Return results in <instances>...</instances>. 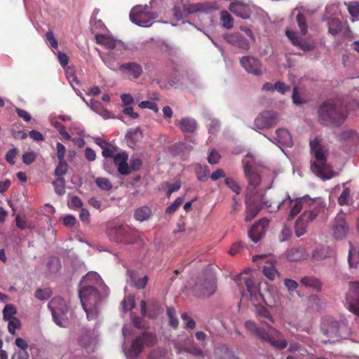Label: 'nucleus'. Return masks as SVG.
I'll return each instance as SVG.
<instances>
[{"mask_svg": "<svg viewBox=\"0 0 359 359\" xmlns=\"http://www.w3.org/2000/svg\"><path fill=\"white\" fill-rule=\"evenodd\" d=\"M276 205L289 210V219H294L302 210L304 212L301 215L302 219L309 223L317 219L326 220L328 217L325 214L326 203L319 198H311L304 196L292 199L287 196L286 198L282 200V203H277Z\"/></svg>", "mask_w": 359, "mask_h": 359, "instance_id": "nucleus-1", "label": "nucleus"}, {"mask_svg": "<svg viewBox=\"0 0 359 359\" xmlns=\"http://www.w3.org/2000/svg\"><path fill=\"white\" fill-rule=\"evenodd\" d=\"M358 103L353 100L346 105L341 100H329L323 102L318 107L319 121L325 126H341L347 118L348 111L354 109L352 106L358 107Z\"/></svg>", "mask_w": 359, "mask_h": 359, "instance_id": "nucleus-2", "label": "nucleus"}, {"mask_svg": "<svg viewBox=\"0 0 359 359\" xmlns=\"http://www.w3.org/2000/svg\"><path fill=\"white\" fill-rule=\"evenodd\" d=\"M311 153L313 156L311 170L318 177L329 180L334 176L332 168L327 164V151L320 142L318 137H315L309 142Z\"/></svg>", "mask_w": 359, "mask_h": 359, "instance_id": "nucleus-3", "label": "nucleus"}, {"mask_svg": "<svg viewBox=\"0 0 359 359\" xmlns=\"http://www.w3.org/2000/svg\"><path fill=\"white\" fill-rule=\"evenodd\" d=\"M48 306L51 311L54 322L58 326L66 327L69 325V310L64 299L55 297L49 302Z\"/></svg>", "mask_w": 359, "mask_h": 359, "instance_id": "nucleus-4", "label": "nucleus"}, {"mask_svg": "<svg viewBox=\"0 0 359 359\" xmlns=\"http://www.w3.org/2000/svg\"><path fill=\"white\" fill-rule=\"evenodd\" d=\"M156 15L151 12V7L144 5L134 6L130 12V19L138 26L149 27L151 25Z\"/></svg>", "mask_w": 359, "mask_h": 359, "instance_id": "nucleus-5", "label": "nucleus"}, {"mask_svg": "<svg viewBox=\"0 0 359 359\" xmlns=\"http://www.w3.org/2000/svg\"><path fill=\"white\" fill-rule=\"evenodd\" d=\"M79 297L83 309L88 313V309L94 308L99 302L100 294L94 285H80Z\"/></svg>", "mask_w": 359, "mask_h": 359, "instance_id": "nucleus-6", "label": "nucleus"}, {"mask_svg": "<svg viewBox=\"0 0 359 359\" xmlns=\"http://www.w3.org/2000/svg\"><path fill=\"white\" fill-rule=\"evenodd\" d=\"M156 341V336L153 334L147 332H142L132 341L129 350L130 355L133 357H137L143 351L145 346H154Z\"/></svg>", "mask_w": 359, "mask_h": 359, "instance_id": "nucleus-7", "label": "nucleus"}, {"mask_svg": "<svg viewBox=\"0 0 359 359\" xmlns=\"http://www.w3.org/2000/svg\"><path fill=\"white\" fill-rule=\"evenodd\" d=\"M345 293V304L359 318V280L349 281Z\"/></svg>", "mask_w": 359, "mask_h": 359, "instance_id": "nucleus-8", "label": "nucleus"}, {"mask_svg": "<svg viewBox=\"0 0 359 359\" xmlns=\"http://www.w3.org/2000/svg\"><path fill=\"white\" fill-rule=\"evenodd\" d=\"M321 331L328 340L322 341V343H332L337 340L340 337L339 323L331 318L325 319L321 325Z\"/></svg>", "mask_w": 359, "mask_h": 359, "instance_id": "nucleus-9", "label": "nucleus"}, {"mask_svg": "<svg viewBox=\"0 0 359 359\" xmlns=\"http://www.w3.org/2000/svg\"><path fill=\"white\" fill-rule=\"evenodd\" d=\"M95 40L97 44L104 46L109 51H120L121 53H123V51L127 49V47L122 41L109 35L97 34L95 35Z\"/></svg>", "mask_w": 359, "mask_h": 359, "instance_id": "nucleus-10", "label": "nucleus"}, {"mask_svg": "<svg viewBox=\"0 0 359 359\" xmlns=\"http://www.w3.org/2000/svg\"><path fill=\"white\" fill-rule=\"evenodd\" d=\"M132 231L126 226H119L111 229L109 231V237L111 240L117 243H124L126 244H131L133 243L134 239L132 237Z\"/></svg>", "mask_w": 359, "mask_h": 359, "instance_id": "nucleus-11", "label": "nucleus"}, {"mask_svg": "<svg viewBox=\"0 0 359 359\" xmlns=\"http://www.w3.org/2000/svg\"><path fill=\"white\" fill-rule=\"evenodd\" d=\"M278 116L273 111H266L261 113L255 120V126L257 129L271 128L276 124Z\"/></svg>", "mask_w": 359, "mask_h": 359, "instance_id": "nucleus-12", "label": "nucleus"}, {"mask_svg": "<svg viewBox=\"0 0 359 359\" xmlns=\"http://www.w3.org/2000/svg\"><path fill=\"white\" fill-rule=\"evenodd\" d=\"M240 62L247 72L255 76L262 74V65L257 58L252 56H244L241 58Z\"/></svg>", "mask_w": 359, "mask_h": 359, "instance_id": "nucleus-13", "label": "nucleus"}, {"mask_svg": "<svg viewBox=\"0 0 359 359\" xmlns=\"http://www.w3.org/2000/svg\"><path fill=\"white\" fill-rule=\"evenodd\" d=\"M269 223V221L267 219L263 218L251 227L248 232V236L253 242L257 243L264 236Z\"/></svg>", "mask_w": 359, "mask_h": 359, "instance_id": "nucleus-14", "label": "nucleus"}, {"mask_svg": "<svg viewBox=\"0 0 359 359\" xmlns=\"http://www.w3.org/2000/svg\"><path fill=\"white\" fill-rule=\"evenodd\" d=\"M229 10L243 19H249L252 13L250 6L240 0H233L229 5Z\"/></svg>", "mask_w": 359, "mask_h": 359, "instance_id": "nucleus-15", "label": "nucleus"}, {"mask_svg": "<svg viewBox=\"0 0 359 359\" xmlns=\"http://www.w3.org/2000/svg\"><path fill=\"white\" fill-rule=\"evenodd\" d=\"M224 38L227 43L239 49L248 50L250 48L248 40L239 32L227 34Z\"/></svg>", "mask_w": 359, "mask_h": 359, "instance_id": "nucleus-16", "label": "nucleus"}, {"mask_svg": "<svg viewBox=\"0 0 359 359\" xmlns=\"http://www.w3.org/2000/svg\"><path fill=\"white\" fill-rule=\"evenodd\" d=\"M118 70L132 77L133 79H137L142 74L143 70L142 66L135 62L123 63L118 66Z\"/></svg>", "mask_w": 359, "mask_h": 359, "instance_id": "nucleus-17", "label": "nucleus"}, {"mask_svg": "<svg viewBox=\"0 0 359 359\" xmlns=\"http://www.w3.org/2000/svg\"><path fill=\"white\" fill-rule=\"evenodd\" d=\"M141 314L143 317H148L151 319L156 318L161 313L159 302L154 299L149 304V311L147 310V302L142 300L140 302Z\"/></svg>", "mask_w": 359, "mask_h": 359, "instance_id": "nucleus-18", "label": "nucleus"}, {"mask_svg": "<svg viewBox=\"0 0 359 359\" xmlns=\"http://www.w3.org/2000/svg\"><path fill=\"white\" fill-rule=\"evenodd\" d=\"M348 230L344 218L342 216L336 217L332 225L333 236L337 240H341L346 237Z\"/></svg>", "mask_w": 359, "mask_h": 359, "instance_id": "nucleus-19", "label": "nucleus"}, {"mask_svg": "<svg viewBox=\"0 0 359 359\" xmlns=\"http://www.w3.org/2000/svg\"><path fill=\"white\" fill-rule=\"evenodd\" d=\"M113 160L120 174L127 175L130 173V168L128 164V155L126 152L122 151L117 153Z\"/></svg>", "mask_w": 359, "mask_h": 359, "instance_id": "nucleus-20", "label": "nucleus"}, {"mask_svg": "<svg viewBox=\"0 0 359 359\" xmlns=\"http://www.w3.org/2000/svg\"><path fill=\"white\" fill-rule=\"evenodd\" d=\"M257 334L264 341L270 343L273 346L277 347L280 349H284L287 346L286 340H277L271 334L266 332L264 329L259 328Z\"/></svg>", "mask_w": 359, "mask_h": 359, "instance_id": "nucleus-21", "label": "nucleus"}, {"mask_svg": "<svg viewBox=\"0 0 359 359\" xmlns=\"http://www.w3.org/2000/svg\"><path fill=\"white\" fill-rule=\"evenodd\" d=\"M123 53L120 51H109L105 55L101 57L103 62L111 69L116 71L117 67L116 61L119 59V57Z\"/></svg>", "mask_w": 359, "mask_h": 359, "instance_id": "nucleus-22", "label": "nucleus"}, {"mask_svg": "<svg viewBox=\"0 0 359 359\" xmlns=\"http://www.w3.org/2000/svg\"><path fill=\"white\" fill-rule=\"evenodd\" d=\"M245 221L248 222L252 221L261 210L259 204L250 200L245 201Z\"/></svg>", "mask_w": 359, "mask_h": 359, "instance_id": "nucleus-23", "label": "nucleus"}, {"mask_svg": "<svg viewBox=\"0 0 359 359\" xmlns=\"http://www.w3.org/2000/svg\"><path fill=\"white\" fill-rule=\"evenodd\" d=\"M198 288V290H201V294L203 296H210L212 294L216 289L215 283L212 276H210L208 278H205L204 280V283L199 285H196V290Z\"/></svg>", "mask_w": 359, "mask_h": 359, "instance_id": "nucleus-24", "label": "nucleus"}, {"mask_svg": "<svg viewBox=\"0 0 359 359\" xmlns=\"http://www.w3.org/2000/svg\"><path fill=\"white\" fill-rule=\"evenodd\" d=\"M308 254L304 248H294L288 251L287 257L290 262H298L306 259Z\"/></svg>", "mask_w": 359, "mask_h": 359, "instance_id": "nucleus-25", "label": "nucleus"}, {"mask_svg": "<svg viewBox=\"0 0 359 359\" xmlns=\"http://www.w3.org/2000/svg\"><path fill=\"white\" fill-rule=\"evenodd\" d=\"M276 139L278 142L285 147H291L292 145V140L289 132L283 128L276 130Z\"/></svg>", "mask_w": 359, "mask_h": 359, "instance_id": "nucleus-26", "label": "nucleus"}, {"mask_svg": "<svg viewBox=\"0 0 359 359\" xmlns=\"http://www.w3.org/2000/svg\"><path fill=\"white\" fill-rule=\"evenodd\" d=\"M348 262L350 268L355 269L359 264V248L354 247L351 243L348 250Z\"/></svg>", "mask_w": 359, "mask_h": 359, "instance_id": "nucleus-27", "label": "nucleus"}, {"mask_svg": "<svg viewBox=\"0 0 359 359\" xmlns=\"http://www.w3.org/2000/svg\"><path fill=\"white\" fill-rule=\"evenodd\" d=\"M300 282L304 286L307 287H311L316 291H320L322 288V283L320 280L313 276L303 277Z\"/></svg>", "mask_w": 359, "mask_h": 359, "instance_id": "nucleus-28", "label": "nucleus"}, {"mask_svg": "<svg viewBox=\"0 0 359 359\" xmlns=\"http://www.w3.org/2000/svg\"><path fill=\"white\" fill-rule=\"evenodd\" d=\"M262 273L269 280H273L278 274L275 262L273 261L266 262L262 268Z\"/></svg>", "mask_w": 359, "mask_h": 359, "instance_id": "nucleus-29", "label": "nucleus"}, {"mask_svg": "<svg viewBox=\"0 0 359 359\" xmlns=\"http://www.w3.org/2000/svg\"><path fill=\"white\" fill-rule=\"evenodd\" d=\"M180 128L183 132L193 133L196 128V122L190 118H182L180 122Z\"/></svg>", "mask_w": 359, "mask_h": 359, "instance_id": "nucleus-30", "label": "nucleus"}, {"mask_svg": "<svg viewBox=\"0 0 359 359\" xmlns=\"http://www.w3.org/2000/svg\"><path fill=\"white\" fill-rule=\"evenodd\" d=\"M127 142L130 147L135 145L142 137V131L139 128L131 130L126 135Z\"/></svg>", "mask_w": 359, "mask_h": 359, "instance_id": "nucleus-31", "label": "nucleus"}, {"mask_svg": "<svg viewBox=\"0 0 359 359\" xmlns=\"http://www.w3.org/2000/svg\"><path fill=\"white\" fill-rule=\"evenodd\" d=\"M257 317L262 323H266V320L273 322V317L269 311L264 306L259 305L256 307Z\"/></svg>", "mask_w": 359, "mask_h": 359, "instance_id": "nucleus-32", "label": "nucleus"}, {"mask_svg": "<svg viewBox=\"0 0 359 359\" xmlns=\"http://www.w3.org/2000/svg\"><path fill=\"white\" fill-rule=\"evenodd\" d=\"M151 215V209L147 206H144L139 208L135 210L134 213V217L137 220L140 222H143L144 220L148 219L150 217Z\"/></svg>", "mask_w": 359, "mask_h": 359, "instance_id": "nucleus-33", "label": "nucleus"}, {"mask_svg": "<svg viewBox=\"0 0 359 359\" xmlns=\"http://www.w3.org/2000/svg\"><path fill=\"white\" fill-rule=\"evenodd\" d=\"M309 223V222H306L305 219H302V215H300L298 217L294 226V231L296 236L300 237L306 233L307 225Z\"/></svg>", "mask_w": 359, "mask_h": 359, "instance_id": "nucleus-34", "label": "nucleus"}, {"mask_svg": "<svg viewBox=\"0 0 359 359\" xmlns=\"http://www.w3.org/2000/svg\"><path fill=\"white\" fill-rule=\"evenodd\" d=\"M183 8L184 12L189 15L199 11H203L205 10V6L201 3L189 4L188 1L187 3H183Z\"/></svg>", "mask_w": 359, "mask_h": 359, "instance_id": "nucleus-35", "label": "nucleus"}, {"mask_svg": "<svg viewBox=\"0 0 359 359\" xmlns=\"http://www.w3.org/2000/svg\"><path fill=\"white\" fill-rule=\"evenodd\" d=\"M262 203L269 209L270 212H276L278 209L283 210L285 211H288L289 210L283 209L282 207H279L276 205L277 203H282V201H272L268 199L267 196L264 195L262 196Z\"/></svg>", "mask_w": 359, "mask_h": 359, "instance_id": "nucleus-36", "label": "nucleus"}, {"mask_svg": "<svg viewBox=\"0 0 359 359\" xmlns=\"http://www.w3.org/2000/svg\"><path fill=\"white\" fill-rule=\"evenodd\" d=\"M100 280V275L94 271L88 272L82 279L80 285H92L97 283Z\"/></svg>", "mask_w": 359, "mask_h": 359, "instance_id": "nucleus-37", "label": "nucleus"}, {"mask_svg": "<svg viewBox=\"0 0 359 359\" xmlns=\"http://www.w3.org/2000/svg\"><path fill=\"white\" fill-rule=\"evenodd\" d=\"M328 30L332 35H336L341 29V22L338 18H330L327 22Z\"/></svg>", "mask_w": 359, "mask_h": 359, "instance_id": "nucleus-38", "label": "nucleus"}, {"mask_svg": "<svg viewBox=\"0 0 359 359\" xmlns=\"http://www.w3.org/2000/svg\"><path fill=\"white\" fill-rule=\"evenodd\" d=\"M65 184L66 181L64 177H57L53 182L54 190L57 195L62 196L65 194Z\"/></svg>", "mask_w": 359, "mask_h": 359, "instance_id": "nucleus-39", "label": "nucleus"}, {"mask_svg": "<svg viewBox=\"0 0 359 359\" xmlns=\"http://www.w3.org/2000/svg\"><path fill=\"white\" fill-rule=\"evenodd\" d=\"M245 177L248 181V189H255L261 182L260 176L257 172L250 173L249 175H245Z\"/></svg>", "mask_w": 359, "mask_h": 359, "instance_id": "nucleus-40", "label": "nucleus"}, {"mask_svg": "<svg viewBox=\"0 0 359 359\" xmlns=\"http://www.w3.org/2000/svg\"><path fill=\"white\" fill-rule=\"evenodd\" d=\"M21 124L20 123H15L13 125L11 133L12 136L15 140H25L27 138V135L23 130L20 129Z\"/></svg>", "mask_w": 359, "mask_h": 359, "instance_id": "nucleus-41", "label": "nucleus"}, {"mask_svg": "<svg viewBox=\"0 0 359 359\" xmlns=\"http://www.w3.org/2000/svg\"><path fill=\"white\" fill-rule=\"evenodd\" d=\"M69 165L65 161H59L54 171L56 177H64L67 173Z\"/></svg>", "mask_w": 359, "mask_h": 359, "instance_id": "nucleus-42", "label": "nucleus"}, {"mask_svg": "<svg viewBox=\"0 0 359 359\" xmlns=\"http://www.w3.org/2000/svg\"><path fill=\"white\" fill-rule=\"evenodd\" d=\"M96 185L103 191H111L113 185L109 179L106 177H99L95 180Z\"/></svg>", "mask_w": 359, "mask_h": 359, "instance_id": "nucleus-43", "label": "nucleus"}, {"mask_svg": "<svg viewBox=\"0 0 359 359\" xmlns=\"http://www.w3.org/2000/svg\"><path fill=\"white\" fill-rule=\"evenodd\" d=\"M17 313V310L13 304H6L3 310V318L4 320L13 319Z\"/></svg>", "mask_w": 359, "mask_h": 359, "instance_id": "nucleus-44", "label": "nucleus"}, {"mask_svg": "<svg viewBox=\"0 0 359 359\" xmlns=\"http://www.w3.org/2000/svg\"><path fill=\"white\" fill-rule=\"evenodd\" d=\"M221 19L223 27L226 29H229L233 27V19L228 11H222L221 12Z\"/></svg>", "mask_w": 359, "mask_h": 359, "instance_id": "nucleus-45", "label": "nucleus"}, {"mask_svg": "<svg viewBox=\"0 0 359 359\" xmlns=\"http://www.w3.org/2000/svg\"><path fill=\"white\" fill-rule=\"evenodd\" d=\"M296 20L300 29L301 34L302 35H305L308 30L306 18L305 15L302 13H299L296 17Z\"/></svg>", "mask_w": 359, "mask_h": 359, "instance_id": "nucleus-46", "label": "nucleus"}, {"mask_svg": "<svg viewBox=\"0 0 359 359\" xmlns=\"http://www.w3.org/2000/svg\"><path fill=\"white\" fill-rule=\"evenodd\" d=\"M167 314L169 318V325L174 329L178 327V320L176 317V311L172 307L167 308Z\"/></svg>", "mask_w": 359, "mask_h": 359, "instance_id": "nucleus-47", "label": "nucleus"}, {"mask_svg": "<svg viewBox=\"0 0 359 359\" xmlns=\"http://www.w3.org/2000/svg\"><path fill=\"white\" fill-rule=\"evenodd\" d=\"M224 183L236 194H239L241 193V187L233 178L226 177L224 179Z\"/></svg>", "mask_w": 359, "mask_h": 359, "instance_id": "nucleus-48", "label": "nucleus"}, {"mask_svg": "<svg viewBox=\"0 0 359 359\" xmlns=\"http://www.w3.org/2000/svg\"><path fill=\"white\" fill-rule=\"evenodd\" d=\"M117 151V147H114L113 145L109 143V144L102 149V154L104 158H111L114 159V156L118 153Z\"/></svg>", "mask_w": 359, "mask_h": 359, "instance_id": "nucleus-49", "label": "nucleus"}, {"mask_svg": "<svg viewBox=\"0 0 359 359\" xmlns=\"http://www.w3.org/2000/svg\"><path fill=\"white\" fill-rule=\"evenodd\" d=\"M245 286L248 292L251 297H256L257 287L252 278H248L245 280Z\"/></svg>", "mask_w": 359, "mask_h": 359, "instance_id": "nucleus-50", "label": "nucleus"}, {"mask_svg": "<svg viewBox=\"0 0 359 359\" xmlns=\"http://www.w3.org/2000/svg\"><path fill=\"white\" fill-rule=\"evenodd\" d=\"M45 40L48 43L50 48L56 49L58 47V43L52 31L49 30L45 34Z\"/></svg>", "mask_w": 359, "mask_h": 359, "instance_id": "nucleus-51", "label": "nucleus"}, {"mask_svg": "<svg viewBox=\"0 0 359 359\" xmlns=\"http://www.w3.org/2000/svg\"><path fill=\"white\" fill-rule=\"evenodd\" d=\"M8 322V332L13 334H15V330L19 329L21 326V323L20 320L17 318H14L13 319H10L7 320Z\"/></svg>", "mask_w": 359, "mask_h": 359, "instance_id": "nucleus-52", "label": "nucleus"}, {"mask_svg": "<svg viewBox=\"0 0 359 359\" xmlns=\"http://www.w3.org/2000/svg\"><path fill=\"white\" fill-rule=\"evenodd\" d=\"M142 165V161L137 156H132L130 160V170H139Z\"/></svg>", "mask_w": 359, "mask_h": 359, "instance_id": "nucleus-53", "label": "nucleus"}, {"mask_svg": "<svg viewBox=\"0 0 359 359\" xmlns=\"http://www.w3.org/2000/svg\"><path fill=\"white\" fill-rule=\"evenodd\" d=\"M183 203V198L182 197H178L175 199V201L169 205L166 210L165 212L167 214H173L178 208Z\"/></svg>", "mask_w": 359, "mask_h": 359, "instance_id": "nucleus-54", "label": "nucleus"}, {"mask_svg": "<svg viewBox=\"0 0 359 359\" xmlns=\"http://www.w3.org/2000/svg\"><path fill=\"white\" fill-rule=\"evenodd\" d=\"M54 127L57 130L58 133L63 137L66 140H72L70 135L66 131L65 126L60 122L56 121L54 123Z\"/></svg>", "mask_w": 359, "mask_h": 359, "instance_id": "nucleus-55", "label": "nucleus"}, {"mask_svg": "<svg viewBox=\"0 0 359 359\" xmlns=\"http://www.w3.org/2000/svg\"><path fill=\"white\" fill-rule=\"evenodd\" d=\"M292 236V230L287 225H284L280 231L279 235V240L280 241H285L290 238Z\"/></svg>", "mask_w": 359, "mask_h": 359, "instance_id": "nucleus-56", "label": "nucleus"}, {"mask_svg": "<svg viewBox=\"0 0 359 359\" xmlns=\"http://www.w3.org/2000/svg\"><path fill=\"white\" fill-rule=\"evenodd\" d=\"M92 343L93 339L88 332L83 334L79 339L80 345L85 348H88Z\"/></svg>", "mask_w": 359, "mask_h": 359, "instance_id": "nucleus-57", "label": "nucleus"}, {"mask_svg": "<svg viewBox=\"0 0 359 359\" xmlns=\"http://www.w3.org/2000/svg\"><path fill=\"white\" fill-rule=\"evenodd\" d=\"M349 196H350V189L348 188L344 189L341 195L338 198V203L340 205H347Z\"/></svg>", "mask_w": 359, "mask_h": 359, "instance_id": "nucleus-58", "label": "nucleus"}, {"mask_svg": "<svg viewBox=\"0 0 359 359\" xmlns=\"http://www.w3.org/2000/svg\"><path fill=\"white\" fill-rule=\"evenodd\" d=\"M18 153V150L16 148H12L6 153L5 156V158L6 161L11 165H14L15 163V158Z\"/></svg>", "mask_w": 359, "mask_h": 359, "instance_id": "nucleus-59", "label": "nucleus"}, {"mask_svg": "<svg viewBox=\"0 0 359 359\" xmlns=\"http://www.w3.org/2000/svg\"><path fill=\"white\" fill-rule=\"evenodd\" d=\"M35 297L39 300H46L50 297V292L48 289H37L35 292Z\"/></svg>", "mask_w": 359, "mask_h": 359, "instance_id": "nucleus-60", "label": "nucleus"}, {"mask_svg": "<svg viewBox=\"0 0 359 359\" xmlns=\"http://www.w3.org/2000/svg\"><path fill=\"white\" fill-rule=\"evenodd\" d=\"M139 107L142 109H149L154 112L158 111L157 104L151 101H142L139 104Z\"/></svg>", "mask_w": 359, "mask_h": 359, "instance_id": "nucleus-61", "label": "nucleus"}, {"mask_svg": "<svg viewBox=\"0 0 359 359\" xmlns=\"http://www.w3.org/2000/svg\"><path fill=\"white\" fill-rule=\"evenodd\" d=\"M57 157L59 161H65L66 147L60 142L56 144Z\"/></svg>", "mask_w": 359, "mask_h": 359, "instance_id": "nucleus-62", "label": "nucleus"}, {"mask_svg": "<svg viewBox=\"0 0 359 359\" xmlns=\"http://www.w3.org/2000/svg\"><path fill=\"white\" fill-rule=\"evenodd\" d=\"M88 204L95 208V209L100 210V211H102L103 210H104L106 208V206L103 205L101 203L100 201H99L97 198L95 197H91L89 200H88Z\"/></svg>", "mask_w": 359, "mask_h": 359, "instance_id": "nucleus-63", "label": "nucleus"}, {"mask_svg": "<svg viewBox=\"0 0 359 359\" xmlns=\"http://www.w3.org/2000/svg\"><path fill=\"white\" fill-rule=\"evenodd\" d=\"M36 159V154L34 152H26L22 155V161L26 165L32 164Z\"/></svg>", "mask_w": 359, "mask_h": 359, "instance_id": "nucleus-64", "label": "nucleus"}]
</instances>
